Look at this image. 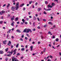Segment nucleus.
<instances>
[{
  "mask_svg": "<svg viewBox=\"0 0 61 61\" xmlns=\"http://www.w3.org/2000/svg\"><path fill=\"white\" fill-rule=\"evenodd\" d=\"M19 2H18L17 3H16L15 9L16 10H17V9H18V8H19Z\"/></svg>",
  "mask_w": 61,
  "mask_h": 61,
  "instance_id": "1",
  "label": "nucleus"
},
{
  "mask_svg": "<svg viewBox=\"0 0 61 61\" xmlns=\"http://www.w3.org/2000/svg\"><path fill=\"white\" fill-rule=\"evenodd\" d=\"M12 61H19L16 59V58L14 57H13L12 58Z\"/></svg>",
  "mask_w": 61,
  "mask_h": 61,
  "instance_id": "2",
  "label": "nucleus"
},
{
  "mask_svg": "<svg viewBox=\"0 0 61 61\" xmlns=\"http://www.w3.org/2000/svg\"><path fill=\"white\" fill-rule=\"evenodd\" d=\"M27 32L26 33H29V32H30L31 33H32V30H31V29H27Z\"/></svg>",
  "mask_w": 61,
  "mask_h": 61,
  "instance_id": "3",
  "label": "nucleus"
},
{
  "mask_svg": "<svg viewBox=\"0 0 61 61\" xmlns=\"http://www.w3.org/2000/svg\"><path fill=\"white\" fill-rule=\"evenodd\" d=\"M11 9L12 11H15V7L13 6L11 8Z\"/></svg>",
  "mask_w": 61,
  "mask_h": 61,
  "instance_id": "4",
  "label": "nucleus"
},
{
  "mask_svg": "<svg viewBox=\"0 0 61 61\" xmlns=\"http://www.w3.org/2000/svg\"><path fill=\"white\" fill-rule=\"evenodd\" d=\"M5 11L4 10H2L1 12L0 11V15H3V14L5 13Z\"/></svg>",
  "mask_w": 61,
  "mask_h": 61,
  "instance_id": "5",
  "label": "nucleus"
},
{
  "mask_svg": "<svg viewBox=\"0 0 61 61\" xmlns=\"http://www.w3.org/2000/svg\"><path fill=\"white\" fill-rule=\"evenodd\" d=\"M26 30H27V28L23 30V32H24V33H25H25H26V32H27V31H26Z\"/></svg>",
  "mask_w": 61,
  "mask_h": 61,
  "instance_id": "6",
  "label": "nucleus"
},
{
  "mask_svg": "<svg viewBox=\"0 0 61 61\" xmlns=\"http://www.w3.org/2000/svg\"><path fill=\"white\" fill-rule=\"evenodd\" d=\"M9 6H10V4H8L6 6L7 8V9H9L8 7H9Z\"/></svg>",
  "mask_w": 61,
  "mask_h": 61,
  "instance_id": "7",
  "label": "nucleus"
},
{
  "mask_svg": "<svg viewBox=\"0 0 61 61\" xmlns=\"http://www.w3.org/2000/svg\"><path fill=\"white\" fill-rule=\"evenodd\" d=\"M16 31H17V32L18 33H20V32H21V31L19 29H17L16 30Z\"/></svg>",
  "mask_w": 61,
  "mask_h": 61,
  "instance_id": "8",
  "label": "nucleus"
},
{
  "mask_svg": "<svg viewBox=\"0 0 61 61\" xmlns=\"http://www.w3.org/2000/svg\"><path fill=\"white\" fill-rule=\"evenodd\" d=\"M18 17H16V18H15V21H18Z\"/></svg>",
  "mask_w": 61,
  "mask_h": 61,
  "instance_id": "9",
  "label": "nucleus"
},
{
  "mask_svg": "<svg viewBox=\"0 0 61 61\" xmlns=\"http://www.w3.org/2000/svg\"><path fill=\"white\" fill-rule=\"evenodd\" d=\"M6 41H7L6 40H5V41H3V44H4V45H6V43H5V42H6Z\"/></svg>",
  "mask_w": 61,
  "mask_h": 61,
  "instance_id": "10",
  "label": "nucleus"
},
{
  "mask_svg": "<svg viewBox=\"0 0 61 61\" xmlns=\"http://www.w3.org/2000/svg\"><path fill=\"white\" fill-rule=\"evenodd\" d=\"M8 53H9V54H10V56L13 54L11 52H10L9 51H8Z\"/></svg>",
  "mask_w": 61,
  "mask_h": 61,
  "instance_id": "11",
  "label": "nucleus"
},
{
  "mask_svg": "<svg viewBox=\"0 0 61 61\" xmlns=\"http://www.w3.org/2000/svg\"><path fill=\"white\" fill-rule=\"evenodd\" d=\"M3 53H4V52L2 51H0V54H2Z\"/></svg>",
  "mask_w": 61,
  "mask_h": 61,
  "instance_id": "12",
  "label": "nucleus"
},
{
  "mask_svg": "<svg viewBox=\"0 0 61 61\" xmlns=\"http://www.w3.org/2000/svg\"><path fill=\"white\" fill-rule=\"evenodd\" d=\"M19 46V43H17L16 45V48H18V47Z\"/></svg>",
  "mask_w": 61,
  "mask_h": 61,
  "instance_id": "13",
  "label": "nucleus"
},
{
  "mask_svg": "<svg viewBox=\"0 0 61 61\" xmlns=\"http://www.w3.org/2000/svg\"><path fill=\"white\" fill-rule=\"evenodd\" d=\"M41 10V9L40 8H38V12H39V11H40Z\"/></svg>",
  "mask_w": 61,
  "mask_h": 61,
  "instance_id": "14",
  "label": "nucleus"
},
{
  "mask_svg": "<svg viewBox=\"0 0 61 61\" xmlns=\"http://www.w3.org/2000/svg\"><path fill=\"white\" fill-rule=\"evenodd\" d=\"M45 10L46 11H50L51 10V9L49 8V9H46V10Z\"/></svg>",
  "mask_w": 61,
  "mask_h": 61,
  "instance_id": "15",
  "label": "nucleus"
},
{
  "mask_svg": "<svg viewBox=\"0 0 61 61\" xmlns=\"http://www.w3.org/2000/svg\"><path fill=\"white\" fill-rule=\"evenodd\" d=\"M11 26H14V23H11Z\"/></svg>",
  "mask_w": 61,
  "mask_h": 61,
  "instance_id": "16",
  "label": "nucleus"
},
{
  "mask_svg": "<svg viewBox=\"0 0 61 61\" xmlns=\"http://www.w3.org/2000/svg\"><path fill=\"white\" fill-rule=\"evenodd\" d=\"M48 24H50V25H53V24L52 23V22H48Z\"/></svg>",
  "mask_w": 61,
  "mask_h": 61,
  "instance_id": "17",
  "label": "nucleus"
},
{
  "mask_svg": "<svg viewBox=\"0 0 61 61\" xmlns=\"http://www.w3.org/2000/svg\"><path fill=\"white\" fill-rule=\"evenodd\" d=\"M25 48H21V50L22 51H24V50H25Z\"/></svg>",
  "mask_w": 61,
  "mask_h": 61,
  "instance_id": "18",
  "label": "nucleus"
},
{
  "mask_svg": "<svg viewBox=\"0 0 61 61\" xmlns=\"http://www.w3.org/2000/svg\"><path fill=\"white\" fill-rule=\"evenodd\" d=\"M24 4H23L20 6V7H22L23 5H24Z\"/></svg>",
  "mask_w": 61,
  "mask_h": 61,
  "instance_id": "19",
  "label": "nucleus"
},
{
  "mask_svg": "<svg viewBox=\"0 0 61 61\" xmlns=\"http://www.w3.org/2000/svg\"><path fill=\"white\" fill-rule=\"evenodd\" d=\"M11 31V29H10L9 30V31H8L7 32V34H8V33H10V32Z\"/></svg>",
  "mask_w": 61,
  "mask_h": 61,
  "instance_id": "20",
  "label": "nucleus"
},
{
  "mask_svg": "<svg viewBox=\"0 0 61 61\" xmlns=\"http://www.w3.org/2000/svg\"><path fill=\"white\" fill-rule=\"evenodd\" d=\"M33 19L34 20H36V18L35 17V16H34L33 18Z\"/></svg>",
  "mask_w": 61,
  "mask_h": 61,
  "instance_id": "21",
  "label": "nucleus"
},
{
  "mask_svg": "<svg viewBox=\"0 0 61 61\" xmlns=\"http://www.w3.org/2000/svg\"><path fill=\"white\" fill-rule=\"evenodd\" d=\"M8 48H7L5 49V50L6 52H7L8 51Z\"/></svg>",
  "mask_w": 61,
  "mask_h": 61,
  "instance_id": "22",
  "label": "nucleus"
},
{
  "mask_svg": "<svg viewBox=\"0 0 61 61\" xmlns=\"http://www.w3.org/2000/svg\"><path fill=\"white\" fill-rule=\"evenodd\" d=\"M22 22H23V23H25V20L24 19H22Z\"/></svg>",
  "mask_w": 61,
  "mask_h": 61,
  "instance_id": "23",
  "label": "nucleus"
},
{
  "mask_svg": "<svg viewBox=\"0 0 61 61\" xmlns=\"http://www.w3.org/2000/svg\"><path fill=\"white\" fill-rule=\"evenodd\" d=\"M7 56H11L10 55V54H7L6 55Z\"/></svg>",
  "mask_w": 61,
  "mask_h": 61,
  "instance_id": "24",
  "label": "nucleus"
},
{
  "mask_svg": "<svg viewBox=\"0 0 61 61\" xmlns=\"http://www.w3.org/2000/svg\"><path fill=\"white\" fill-rule=\"evenodd\" d=\"M51 5H52V6H54V5H55V3H52L51 4Z\"/></svg>",
  "mask_w": 61,
  "mask_h": 61,
  "instance_id": "25",
  "label": "nucleus"
},
{
  "mask_svg": "<svg viewBox=\"0 0 61 61\" xmlns=\"http://www.w3.org/2000/svg\"><path fill=\"white\" fill-rule=\"evenodd\" d=\"M32 1H30L29 2V5H30V4H31L32 3Z\"/></svg>",
  "mask_w": 61,
  "mask_h": 61,
  "instance_id": "26",
  "label": "nucleus"
},
{
  "mask_svg": "<svg viewBox=\"0 0 61 61\" xmlns=\"http://www.w3.org/2000/svg\"><path fill=\"white\" fill-rule=\"evenodd\" d=\"M20 55V54L19 53H18L16 55L17 56H19V55Z\"/></svg>",
  "mask_w": 61,
  "mask_h": 61,
  "instance_id": "27",
  "label": "nucleus"
},
{
  "mask_svg": "<svg viewBox=\"0 0 61 61\" xmlns=\"http://www.w3.org/2000/svg\"><path fill=\"white\" fill-rule=\"evenodd\" d=\"M16 50H17V49H15L14 51V52H16Z\"/></svg>",
  "mask_w": 61,
  "mask_h": 61,
  "instance_id": "28",
  "label": "nucleus"
},
{
  "mask_svg": "<svg viewBox=\"0 0 61 61\" xmlns=\"http://www.w3.org/2000/svg\"><path fill=\"white\" fill-rule=\"evenodd\" d=\"M33 31H36V29L35 28L33 29L32 30Z\"/></svg>",
  "mask_w": 61,
  "mask_h": 61,
  "instance_id": "29",
  "label": "nucleus"
},
{
  "mask_svg": "<svg viewBox=\"0 0 61 61\" xmlns=\"http://www.w3.org/2000/svg\"><path fill=\"white\" fill-rule=\"evenodd\" d=\"M59 40V39H58V38H57L56 39V41H58Z\"/></svg>",
  "mask_w": 61,
  "mask_h": 61,
  "instance_id": "30",
  "label": "nucleus"
},
{
  "mask_svg": "<svg viewBox=\"0 0 61 61\" xmlns=\"http://www.w3.org/2000/svg\"><path fill=\"white\" fill-rule=\"evenodd\" d=\"M6 37H7V38L8 39H9V38H8V37H9V34H8L7 35Z\"/></svg>",
  "mask_w": 61,
  "mask_h": 61,
  "instance_id": "31",
  "label": "nucleus"
},
{
  "mask_svg": "<svg viewBox=\"0 0 61 61\" xmlns=\"http://www.w3.org/2000/svg\"><path fill=\"white\" fill-rule=\"evenodd\" d=\"M47 7L48 8H50V5H48L47 6Z\"/></svg>",
  "mask_w": 61,
  "mask_h": 61,
  "instance_id": "32",
  "label": "nucleus"
},
{
  "mask_svg": "<svg viewBox=\"0 0 61 61\" xmlns=\"http://www.w3.org/2000/svg\"><path fill=\"white\" fill-rule=\"evenodd\" d=\"M14 18H12L11 19V21H13V20H14Z\"/></svg>",
  "mask_w": 61,
  "mask_h": 61,
  "instance_id": "33",
  "label": "nucleus"
},
{
  "mask_svg": "<svg viewBox=\"0 0 61 61\" xmlns=\"http://www.w3.org/2000/svg\"><path fill=\"white\" fill-rule=\"evenodd\" d=\"M41 37L42 39H43V38H44V37L43 36H41Z\"/></svg>",
  "mask_w": 61,
  "mask_h": 61,
  "instance_id": "34",
  "label": "nucleus"
},
{
  "mask_svg": "<svg viewBox=\"0 0 61 61\" xmlns=\"http://www.w3.org/2000/svg\"><path fill=\"white\" fill-rule=\"evenodd\" d=\"M43 13L44 14H45V15H46L47 14L46 13V12L45 11Z\"/></svg>",
  "mask_w": 61,
  "mask_h": 61,
  "instance_id": "35",
  "label": "nucleus"
},
{
  "mask_svg": "<svg viewBox=\"0 0 61 61\" xmlns=\"http://www.w3.org/2000/svg\"><path fill=\"white\" fill-rule=\"evenodd\" d=\"M55 38V36H52V38Z\"/></svg>",
  "mask_w": 61,
  "mask_h": 61,
  "instance_id": "36",
  "label": "nucleus"
},
{
  "mask_svg": "<svg viewBox=\"0 0 61 61\" xmlns=\"http://www.w3.org/2000/svg\"><path fill=\"white\" fill-rule=\"evenodd\" d=\"M20 41H23V39H22V38H20Z\"/></svg>",
  "mask_w": 61,
  "mask_h": 61,
  "instance_id": "37",
  "label": "nucleus"
},
{
  "mask_svg": "<svg viewBox=\"0 0 61 61\" xmlns=\"http://www.w3.org/2000/svg\"><path fill=\"white\" fill-rule=\"evenodd\" d=\"M48 34L49 35H50V34H51V32L50 31H49L48 32Z\"/></svg>",
  "mask_w": 61,
  "mask_h": 61,
  "instance_id": "38",
  "label": "nucleus"
},
{
  "mask_svg": "<svg viewBox=\"0 0 61 61\" xmlns=\"http://www.w3.org/2000/svg\"><path fill=\"white\" fill-rule=\"evenodd\" d=\"M25 40H27V39H28V38L26 37H25Z\"/></svg>",
  "mask_w": 61,
  "mask_h": 61,
  "instance_id": "39",
  "label": "nucleus"
},
{
  "mask_svg": "<svg viewBox=\"0 0 61 61\" xmlns=\"http://www.w3.org/2000/svg\"><path fill=\"white\" fill-rule=\"evenodd\" d=\"M45 3L46 4H47V3H48V2L47 1H45Z\"/></svg>",
  "mask_w": 61,
  "mask_h": 61,
  "instance_id": "40",
  "label": "nucleus"
},
{
  "mask_svg": "<svg viewBox=\"0 0 61 61\" xmlns=\"http://www.w3.org/2000/svg\"><path fill=\"white\" fill-rule=\"evenodd\" d=\"M3 23V21H1L0 22V24H2Z\"/></svg>",
  "mask_w": 61,
  "mask_h": 61,
  "instance_id": "41",
  "label": "nucleus"
},
{
  "mask_svg": "<svg viewBox=\"0 0 61 61\" xmlns=\"http://www.w3.org/2000/svg\"><path fill=\"white\" fill-rule=\"evenodd\" d=\"M33 46H30V49H32V48H33Z\"/></svg>",
  "mask_w": 61,
  "mask_h": 61,
  "instance_id": "42",
  "label": "nucleus"
},
{
  "mask_svg": "<svg viewBox=\"0 0 61 61\" xmlns=\"http://www.w3.org/2000/svg\"><path fill=\"white\" fill-rule=\"evenodd\" d=\"M37 18L38 21H40V19H39V18H38V17H37Z\"/></svg>",
  "mask_w": 61,
  "mask_h": 61,
  "instance_id": "43",
  "label": "nucleus"
},
{
  "mask_svg": "<svg viewBox=\"0 0 61 61\" xmlns=\"http://www.w3.org/2000/svg\"><path fill=\"white\" fill-rule=\"evenodd\" d=\"M16 52H14V53H13V55H15L16 54Z\"/></svg>",
  "mask_w": 61,
  "mask_h": 61,
  "instance_id": "44",
  "label": "nucleus"
},
{
  "mask_svg": "<svg viewBox=\"0 0 61 61\" xmlns=\"http://www.w3.org/2000/svg\"><path fill=\"white\" fill-rule=\"evenodd\" d=\"M29 20V18H26V20L27 21H28Z\"/></svg>",
  "mask_w": 61,
  "mask_h": 61,
  "instance_id": "45",
  "label": "nucleus"
},
{
  "mask_svg": "<svg viewBox=\"0 0 61 61\" xmlns=\"http://www.w3.org/2000/svg\"><path fill=\"white\" fill-rule=\"evenodd\" d=\"M28 13L29 15H30V14H31V12H29Z\"/></svg>",
  "mask_w": 61,
  "mask_h": 61,
  "instance_id": "46",
  "label": "nucleus"
},
{
  "mask_svg": "<svg viewBox=\"0 0 61 61\" xmlns=\"http://www.w3.org/2000/svg\"><path fill=\"white\" fill-rule=\"evenodd\" d=\"M11 38H12V39H13L14 38V36H12L11 37Z\"/></svg>",
  "mask_w": 61,
  "mask_h": 61,
  "instance_id": "47",
  "label": "nucleus"
},
{
  "mask_svg": "<svg viewBox=\"0 0 61 61\" xmlns=\"http://www.w3.org/2000/svg\"><path fill=\"white\" fill-rule=\"evenodd\" d=\"M49 56H50V57L51 58H52L53 57V56H51V55Z\"/></svg>",
  "mask_w": 61,
  "mask_h": 61,
  "instance_id": "48",
  "label": "nucleus"
},
{
  "mask_svg": "<svg viewBox=\"0 0 61 61\" xmlns=\"http://www.w3.org/2000/svg\"><path fill=\"white\" fill-rule=\"evenodd\" d=\"M25 8L24 7V8L23 9V11H25Z\"/></svg>",
  "mask_w": 61,
  "mask_h": 61,
  "instance_id": "49",
  "label": "nucleus"
},
{
  "mask_svg": "<svg viewBox=\"0 0 61 61\" xmlns=\"http://www.w3.org/2000/svg\"><path fill=\"white\" fill-rule=\"evenodd\" d=\"M21 37L22 38H23L24 37V35H22Z\"/></svg>",
  "mask_w": 61,
  "mask_h": 61,
  "instance_id": "50",
  "label": "nucleus"
},
{
  "mask_svg": "<svg viewBox=\"0 0 61 61\" xmlns=\"http://www.w3.org/2000/svg\"><path fill=\"white\" fill-rule=\"evenodd\" d=\"M8 43L10 44H11V41H9V42Z\"/></svg>",
  "mask_w": 61,
  "mask_h": 61,
  "instance_id": "51",
  "label": "nucleus"
},
{
  "mask_svg": "<svg viewBox=\"0 0 61 61\" xmlns=\"http://www.w3.org/2000/svg\"><path fill=\"white\" fill-rule=\"evenodd\" d=\"M27 47H28V46L27 45H26L25 46V47L26 48H27Z\"/></svg>",
  "mask_w": 61,
  "mask_h": 61,
  "instance_id": "52",
  "label": "nucleus"
},
{
  "mask_svg": "<svg viewBox=\"0 0 61 61\" xmlns=\"http://www.w3.org/2000/svg\"><path fill=\"white\" fill-rule=\"evenodd\" d=\"M8 59L7 58H6L5 59V61H7L8 60Z\"/></svg>",
  "mask_w": 61,
  "mask_h": 61,
  "instance_id": "53",
  "label": "nucleus"
},
{
  "mask_svg": "<svg viewBox=\"0 0 61 61\" xmlns=\"http://www.w3.org/2000/svg\"><path fill=\"white\" fill-rule=\"evenodd\" d=\"M31 39H32V38H31L29 40V42H31Z\"/></svg>",
  "mask_w": 61,
  "mask_h": 61,
  "instance_id": "54",
  "label": "nucleus"
},
{
  "mask_svg": "<svg viewBox=\"0 0 61 61\" xmlns=\"http://www.w3.org/2000/svg\"><path fill=\"white\" fill-rule=\"evenodd\" d=\"M25 24H26H26H27V22H25Z\"/></svg>",
  "mask_w": 61,
  "mask_h": 61,
  "instance_id": "55",
  "label": "nucleus"
},
{
  "mask_svg": "<svg viewBox=\"0 0 61 61\" xmlns=\"http://www.w3.org/2000/svg\"><path fill=\"white\" fill-rule=\"evenodd\" d=\"M33 26H35V22H33Z\"/></svg>",
  "mask_w": 61,
  "mask_h": 61,
  "instance_id": "56",
  "label": "nucleus"
},
{
  "mask_svg": "<svg viewBox=\"0 0 61 61\" xmlns=\"http://www.w3.org/2000/svg\"><path fill=\"white\" fill-rule=\"evenodd\" d=\"M37 28H38V29H40L41 28L39 26Z\"/></svg>",
  "mask_w": 61,
  "mask_h": 61,
  "instance_id": "57",
  "label": "nucleus"
},
{
  "mask_svg": "<svg viewBox=\"0 0 61 61\" xmlns=\"http://www.w3.org/2000/svg\"><path fill=\"white\" fill-rule=\"evenodd\" d=\"M46 24L44 26V27H46Z\"/></svg>",
  "mask_w": 61,
  "mask_h": 61,
  "instance_id": "58",
  "label": "nucleus"
},
{
  "mask_svg": "<svg viewBox=\"0 0 61 61\" xmlns=\"http://www.w3.org/2000/svg\"><path fill=\"white\" fill-rule=\"evenodd\" d=\"M47 61H51V60H50V59H48L47 60Z\"/></svg>",
  "mask_w": 61,
  "mask_h": 61,
  "instance_id": "59",
  "label": "nucleus"
},
{
  "mask_svg": "<svg viewBox=\"0 0 61 61\" xmlns=\"http://www.w3.org/2000/svg\"><path fill=\"white\" fill-rule=\"evenodd\" d=\"M1 19H3V16H2L1 17Z\"/></svg>",
  "mask_w": 61,
  "mask_h": 61,
  "instance_id": "60",
  "label": "nucleus"
},
{
  "mask_svg": "<svg viewBox=\"0 0 61 61\" xmlns=\"http://www.w3.org/2000/svg\"><path fill=\"white\" fill-rule=\"evenodd\" d=\"M43 21H46V20L45 19H43Z\"/></svg>",
  "mask_w": 61,
  "mask_h": 61,
  "instance_id": "61",
  "label": "nucleus"
},
{
  "mask_svg": "<svg viewBox=\"0 0 61 61\" xmlns=\"http://www.w3.org/2000/svg\"><path fill=\"white\" fill-rule=\"evenodd\" d=\"M49 57H50V56H48L47 57V58L48 59V58H49Z\"/></svg>",
  "mask_w": 61,
  "mask_h": 61,
  "instance_id": "62",
  "label": "nucleus"
},
{
  "mask_svg": "<svg viewBox=\"0 0 61 61\" xmlns=\"http://www.w3.org/2000/svg\"><path fill=\"white\" fill-rule=\"evenodd\" d=\"M17 24H19V21H18L17 22Z\"/></svg>",
  "mask_w": 61,
  "mask_h": 61,
  "instance_id": "63",
  "label": "nucleus"
},
{
  "mask_svg": "<svg viewBox=\"0 0 61 61\" xmlns=\"http://www.w3.org/2000/svg\"><path fill=\"white\" fill-rule=\"evenodd\" d=\"M12 2H15V0H13Z\"/></svg>",
  "mask_w": 61,
  "mask_h": 61,
  "instance_id": "64",
  "label": "nucleus"
}]
</instances>
